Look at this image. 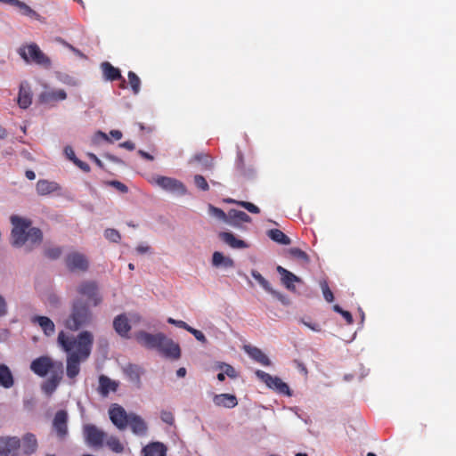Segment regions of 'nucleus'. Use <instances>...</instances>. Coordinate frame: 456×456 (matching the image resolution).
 I'll use <instances>...</instances> for the list:
<instances>
[{
	"label": "nucleus",
	"instance_id": "nucleus-1",
	"mask_svg": "<svg viewBox=\"0 0 456 456\" xmlns=\"http://www.w3.org/2000/svg\"><path fill=\"white\" fill-rule=\"evenodd\" d=\"M59 346L68 353L66 373L68 378H76L80 371V362L86 361L91 354L94 345V336L88 330H83L78 335L69 337L64 331L58 334Z\"/></svg>",
	"mask_w": 456,
	"mask_h": 456
},
{
	"label": "nucleus",
	"instance_id": "nucleus-2",
	"mask_svg": "<svg viewBox=\"0 0 456 456\" xmlns=\"http://www.w3.org/2000/svg\"><path fill=\"white\" fill-rule=\"evenodd\" d=\"M91 304L81 297L74 298L70 303V310L64 321L66 329L77 331L91 325L94 322V313Z\"/></svg>",
	"mask_w": 456,
	"mask_h": 456
},
{
	"label": "nucleus",
	"instance_id": "nucleus-3",
	"mask_svg": "<svg viewBox=\"0 0 456 456\" xmlns=\"http://www.w3.org/2000/svg\"><path fill=\"white\" fill-rule=\"evenodd\" d=\"M18 53L26 62H34L45 68L51 67V60L46 56L36 43L22 45L18 49Z\"/></svg>",
	"mask_w": 456,
	"mask_h": 456
},
{
	"label": "nucleus",
	"instance_id": "nucleus-4",
	"mask_svg": "<svg viewBox=\"0 0 456 456\" xmlns=\"http://www.w3.org/2000/svg\"><path fill=\"white\" fill-rule=\"evenodd\" d=\"M11 223L13 225L11 233L12 244L20 248L27 241V232L31 225V221L18 216H12Z\"/></svg>",
	"mask_w": 456,
	"mask_h": 456
},
{
	"label": "nucleus",
	"instance_id": "nucleus-5",
	"mask_svg": "<svg viewBox=\"0 0 456 456\" xmlns=\"http://www.w3.org/2000/svg\"><path fill=\"white\" fill-rule=\"evenodd\" d=\"M256 376L269 388L273 389L278 394L288 396L291 395L289 385L283 382L279 377L272 376L271 374L261 370H257L256 371Z\"/></svg>",
	"mask_w": 456,
	"mask_h": 456
},
{
	"label": "nucleus",
	"instance_id": "nucleus-6",
	"mask_svg": "<svg viewBox=\"0 0 456 456\" xmlns=\"http://www.w3.org/2000/svg\"><path fill=\"white\" fill-rule=\"evenodd\" d=\"M77 292L83 297H86L87 300L92 306H98L102 302V297L99 292L98 285L93 281H85L81 282L77 288Z\"/></svg>",
	"mask_w": 456,
	"mask_h": 456
},
{
	"label": "nucleus",
	"instance_id": "nucleus-7",
	"mask_svg": "<svg viewBox=\"0 0 456 456\" xmlns=\"http://www.w3.org/2000/svg\"><path fill=\"white\" fill-rule=\"evenodd\" d=\"M155 350L162 356L171 360H178L181 357L180 346L173 339L167 337L164 333L162 334Z\"/></svg>",
	"mask_w": 456,
	"mask_h": 456
},
{
	"label": "nucleus",
	"instance_id": "nucleus-8",
	"mask_svg": "<svg viewBox=\"0 0 456 456\" xmlns=\"http://www.w3.org/2000/svg\"><path fill=\"white\" fill-rule=\"evenodd\" d=\"M83 436L86 443L89 446L95 448L102 447L107 437L106 433L94 424L83 426Z\"/></svg>",
	"mask_w": 456,
	"mask_h": 456
},
{
	"label": "nucleus",
	"instance_id": "nucleus-9",
	"mask_svg": "<svg viewBox=\"0 0 456 456\" xmlns=\"http://www.w3.org/2000/svg\"><path fill=\"white\" fill-rule=\"evenodd\" d=\"M58 362H54L51 357L43 355L36 358L30 363V370L39 377H45L49 371L57 370Z\"/></svg>",
	"mask_w": 456,
	"mask_h": 456
},
{
	"label": "nucleus",
	"instance_id": "nucleus-10",
	"mask_svg": "<svg viewBox=\"0 0 456 456\" xmlns=\"http://www.w3.org/2000/svg\"><path fill=\"white\" fill-rule=\"evenodd\" d=\"M109 416L118 430L122 431L127 428L130 413H127L122 406L117 403L112 404L109 409Z\"/></svg>",
	"mask_w": 456,
	"mask_h": 456
},
{
	"label": "nucleus",
	"instance_id": "nucleus-11",
	"mask_svg": "<svg viewBox=\"0 0 456 456\" xmlns=\"http://www.w3.org/2000/svg\"><path fill=\"white\" fill-rule=\"evenodd\" d=\"M155 183L158 186L165 191L184 195L187 191L184 184L177 179L159 175L155 178Z\"/></svg>",
	"mask_w": 456,
	"mask_h": 456
},
{
	"label": "nucleus",
	"instance_id": "nucleus-12",
	"mask_svg": "<svg viewBox=\"0 0 456 456\" xmlns=\"http://www.w3.org/2000/svg\"><path fill=\"white\" fill-rule=\"evenodd\" d=\"M67 268L71 271L85 272L88 269V261L86 257L78 252L69 253L65 257Z\"/></svg>",
	"mask_w": 456,
	"mask_h": 456
},
{
	"label": "nucleus",
	"instance_id": "nucleus-13",
	"mask_svg": "<svg viewBox=\"0 0 456 456\" xmlns=\"http://www.w3.org/2000/svg\"><path fill=\"white\" fill-rule=\"evenodd\" d=\"M53 428L58 438L63 440L68 436V412L65 410L58 411L53 419Z\"/></svg>",
	"mask_w": 456,
	"mask_h": 456
},
{
	"label": "nucleus",
	"instance_id": "nucleus-14",
	"mask_svg": "<svg viewBox=\"0 0 456 456\" xmlns=\"http://www.w3.org/2000/svg\"><path fill=\"white\" fill-rule=\"evenodd\" d=\"M20 447L18 437H0V456H18Z\"/></svg>",
	"mask_w": 456,
	"mask_h": 456
},
{
	"label": "nucleus",
	"instance_id": "nucleus-15",
	"mask_svg": "<svg viewBox=\"0 0 456 456\" xmlns=\"http://www.w3.org/2000/svg\"><path fill=\"white\" fill-rule=\"evenodd\" d=\"M252 277L260 284V286L268 293L273 295L275 298L281 301L283 305H287L289 303L288 297L282 293L274 290L269 281L256 270L251 271Z\"/></svg>",
	"mask_w": 456,
	"mask_h": 456
},
{
	"label": "nucleus",
	"instance_id": "nucleus-16",
	"mask_svg": "<svg viewBox=\"0 0 456 456\" xmlns=\"http://www.w3.org/2000/svg\"><path fill=\"white\" fill-rule=\"evenodd\" d=\"M63 375V365L58 362L57 370H53L51 377L42 384V390L47 394L52 395L57 388Z\"/></svg>",
	"mask_w": 456,
	"mask_h": 456
},
{
	"label": "nucleus",
	"instance_id": "nucleus-17",
	"mask_svg": "<svg viewBox=\"0 0 456 456\" xmlns=\"http://www.w3.org/2000/svg\"><path fill=\"white\" fill-rule=\"evenodd\" d=\"M162 334V332L151 334L142 330L135 334V339L143 347L150 350H155Z\"/></svg>",
	"mask_w": 456,
	"mask_h": 456
},
{
	"label": "nucleus",
	"instance_id": "nucleus-18",
	"mask_svg": "<svg viewBox=\"0 0 456 456\" xmlns=\"http://www.w3.org/2000/svg\"><path fill=\"white\" fill-rule=\"evenodd\" d=\"M251 221V217L243 211L237 209H230L228 211V219L226 224L234 228L242 229V224L250 223Z\"/></svg>",
	"mask_w": 456,
	"mask_h": 456
},
{
	"label": "nucleus",
	"instance_id": "nucleus-19",
	"mask_svg": "<svg viewBox=\"0 0 456 456\" xmlns=\"http://www.w3.org/2000/svg\"><path fill=\"white\" fill-rule=\"evenodd\" d=\"M276 270L279 273V274H281V283L285 286V288L291 292H295L296 288H295L294 283L295 282L301 283L302 282L301 278L297 277L293 273L288 271L287 269H285L284 267H282L281 265H278Z\"/></svg>",
	"mask_w": 456,
	"mask_h": 456
},
{
	"label": "nucleus",
	"instance_id": "nucleus-20",
	"mask_svg": "<svg viewBox=\"0 0 456 456\" xmlns=\"http://www.w3.org/2000/svg\"><path fill=\"white\" fill-rule=\"evenodd\" d=\"M101 69L102 70L103 77L106 80H109V81L120 80L121 81L120 86L122 88H125L126 80L121 76V72L118 68L114 67L108 61H104L101 64Z\"/></svg>",
	"mask_w": 456,
	"mask_h": 456
},
{
	"label": "nucleus",
	"instance_id": "nucleus-21",
	"mask_svg": "<svg viewBox=\"0 0 456 456\" xmlns=\"http://www.w3.org/2000/svg\"><path fill=\"white\" fill-rule=\"evenodd\" d=\"M128 426L130 427L132 432L138 436H143L147 434L148 431V426L144 419L135 414L131 412L130 413V419L128 420Z\"/></svg>",
	"mask_w": 456,
	"mask_h": 456
},
{
	"label": "nucleus",
	"instance_id": "nucleus-22",
	"mask_svg": "<svg viewBox=\"0 0 456 456\" xmlns=\"http://www.w3.org/2000/svg\"><path fill=\"white\" fill-rule=\"evenodd\" d=\"M113 328L115 331L122 338H129L131 325L126 314H121L116 316L113 320Z\"/></svg>",
	"mask_w": 456,
	"mask_h": 456
},
{
	"label": "nucleus",
	"instance_id": "nucleus-23",
	"mask_svg": "<svg viewBox=\"0 0 456 456\" xmlns=\"http://www.w3.org/2000/svg\"><path fill=\"white\" fill-rule=\"evenodd\" d=\"M236 169L245 178H252L256 175V168L253 165H247L241 151H238L236 159Z\"/></svg>",
	"mask_w": 456,
	"mask_h": 456
},
{
	"label": "nucleus",
	"instance_id": "nucleus-24",
	"mask_svg": "<svg viewBox=\"0 0 456 456\" xmlns=\"http://www.w3.org/2000/svg\"><path fill=\"white\" fill-rule=\"evenodd\" d=\"M219 239L231 247L232 248H248V245L246 241L238 239L235 237V235L232 232H221L218 234Z\"/></svg>",
	"mask_w": 456,
	"mask_h": 456
},
{
	"label": "nucleus",
	"instance_id": "nucleus-25",
	"mask_svg": "<svg viewBox=\"0 0 456 456\" xmlns=\"http://www.w3.org/2000/svg\"><path fill=\"white\" fill-rule=\"evenodd\" d=\"M32 103V94L29 85L22 82L18 94V104L21 109H27Z\"/></svg>",
	"mask_w": 456,
	"mask_h": 456
},
{
	"label": "nucleus",
	"instance_id": "nucleus-26",
	"mask_svg": "<svg viewBox=\"0 0 456 456\" xmlns=\"http://www.w3.org/2000/svg\"><path fill=\"white\" fill-rule=\"evenodd\" d=\"M31 322L38 324L44 334L47 337L52 336L55 331V325L49 317L36 315L31 318Z\"/></svg>",
	"mask_w": 456,
	"mask_h": 456
},
{
	"label": "nucleus",
	"instance_id": "nucleus-27",
	"mask_svg": "<svg viewBox=\"0 0 456 456\" xmlns=\"http://www.w3.org/2000/svg\"><path fill=\"white\" fill-rule=\"evenodd\" d=\"M143 456H166L167 446L160 442H152L142 450Z\"/></svg>",
	"mask_w": 456,
	"mask_h": 456
},
{
	"label": "nucleus",
	"instance_id": "nucleus-28",
	"mask_svg": "<svg viewBox=\"0 0 456 456\" xmlns=\"http://www.w3.org/2000/svg\"><path fill=\"white\" fill-rule=\"evenodd\" d=\"M244 350L253 360L258 363L264 366H269L271 364V361L268 356L258 347L245 346Z\"/></svg>",
	"mask_w": 456,
	"mask_h": 456
},
{
	"label": "nucleus",
	"instance_id": "nucleus-29",
	"mask_svg": "<svg viewBox=\"0 0 456 456\" xmlns=\"http://www.w3.org/2000/svg\"><path fill=\"white\" fill-rule=\"evenodd\" d=\"M213 402L216 406H222L229 409L234 408L238 404L236 396L231 394L216 395Z\"/></svg>",
	"mask_w": 456,
	"mask_h": 456
},
{
	"label": "nucleus",
	"instance_id": "nucleus-30",
	"mask_svg": "<svg viewBox=\"0 0 456 456\" xmlns=\"http://www.w3.org/2000/svg\"><path fill=\"white\" fill-rule=\"evenodd\" d=\"M22 444H20L22 452L25 455L33 454L37 449V440L36 436L31 433H27L22 437Z\"/></svg>",
	"mask_w": 456,
	"mask_h": 456
},
{
	"label": "nucleus",
	"instance_id": "nucleus-31",
	"mask_svg": "<svg viewBox=\"0 0 456 456\" xmlns=\"http://www.w3.org/2000/svg\"><path fill=\"white\" fill-rule=\"evenodd\" d=\"M118 388V384L111 380L105 375H101L99 378V393L102 396H107L110 391L115 392Z\"/></svg>",
	"mask_w": 456,
	"mask_h": 456
},
{
	"label": "nucleus",
	"instance_id": "nucleus-32",
	"mask_svg": "<svg viewBox=\"0 0 456 456\" xmlns=\"http://www.w3.org/2000/svg\"><path fill=\"white\" fill-rule=\"evenodd\" d=\"M8 4L20 9L22 15L34 20H40V15L24 2L20 0H7Z\"/></svg>",
	"mask_w": 456,
	"mask_h": 456
},
{
	"label": "nucleus",
	"instance_id": "nucleus-33",
	"mask_svg": "<svg viewBox=\"0 0 456 456\" xmlns=\"http://www.w3.org/2000/svg\"><path fill=\"white\" fill-rule=\"evenodd\" d=\"M58 184L54 182H50L45 179L38 180L36 185L37 192L39 195L45 196L58 190Z\"/></svg>",
	"mask_w": 456,
	"mask_h": 456
},
{
	"label": "nucleus",
	"instance_id": "nucleus-34",
	"mask_svg": "<svg viewBox=\"0 0 456 456\" xmlns=\"http://www.w3.org/2000/svg\"><path fill=\"white\" fill-rule=\"evenodd\" d=\"M13 384V376L9 367L5 364H0V386L4 388H10Z\"/></svg>",
	"mask_w": 456,
	"mask_h": 456
},
{
	"label": "nucleus",
	"instance_id": "nucleus-35",
	"mask_svg": "<svg viewBox=\"0 0 456 456\" xmlns=\"http://www.w3.org/2000/svg\"><path fill=\"white\" fill-rule=\"evenodd\" d=\"M67 98V94L63 89L46 92L41 95V101L44 102H53L62 101Z\"/></svg>",
	"mask_w": 456,
	"mask_h": 456
},
{
	"label": "nucleus",
	"instance_id": "nucleus-36",
	"mask_svg": "<svg viewBox=\"0 0 456 456\" xmlns=\"http://www.w3.org/2000/svg\"><path fill=\"white\" fill-rule=\"evenodd\" d=\"M212 264L214 266H224L226 268L233 267L234 261L227 256H224L223 253L216 251L212 256Z\"/></svg>",
	"mask_w": 456,
	"mask_h": 456
},
{
	"label": "nucleus",
	"instance_id": "nucleus-37",
	"mask_svg": "<svg viewBox=\"0 0 456 456\" xmlns=\"http://www.w3.org/2000/svg\"><path fill=\"white\" fill-rule=\"evenodd\" d=\"M106 446L115 453H122L125 452V445L118 437L115 436H107L105 439Z\"/></svg>",
	"mask_w": 456,
	"mask_h": 456
},
{
	"label": "nucleus",
	"instance_id": "nucleus-38",
	"mask_svg": "<svg viewBox=\"0 0 456 456\" xmlns=\"http://www.w3.org/2000/svg\"><path fill=\"white\" fill-rule=\"evenodd\" d=\"M268 236L271 240L281 245H289L291 243L290 239L279 229L269 230Z\"/></svg>",
	"mask_w": 456,
	"mask_h": 456
},
{
	"label": "nucleus",
	"instance_id": "nucleus-39",
	"mask_svg": "<svg viewBox=\"0 0 456 456\" xmlns=\"http://www.w3.org/2000/svg\"><path fill=\"white\" fill-rule=\"evenodd\" d=\"M191 163L192 162H198V163H200L201 166H202V168L205 169V170H208V169H211L213 165H212V160L209 157V155L208 154H205L203 152H200V153H197L195 154L190 160Z\"/></svg>",
	"mask_w": 456,
	"mask_h": 456
},
{
	"label": "nucleus",
	"instance_id": "nucleus-40",
	"mask_svg": "<svg viewBox=\"0 0 456 456\" xmlns=\"http://www.w3.org/2000/svg\"><path fill=\"white\" fill-rule=\"evenodd\" d=\"M43 233L39 228H28L27 232V241L32 244H39L42 241Z\"/></svg>",
	"mask_w": 456,
	"mask_h": 456
},
{
	"label": "nucleus",
	"instance_id": "nucleus-41",
	"mask_svg": "<svg viewBox=\"0 0 456 456\" xmlns=\"http://www.w3.org/2000/svg\"><path fill=\"white\" fill-rule=\"evenodd\" d=\"M125 371L132 381L140 384L141 369L137 365L129 364Z\"/></svg>",
	"mask_w": 456,
	"mask_h": 456
},
{
	"label": "nucleus",
	"instance_id": "nucleus-42",
	"mask_svg": "<svg viewBox=\"0 0 456 456\" xmlns=\"http://www.w3.org/2000/svg\"><path fill=\"white\" fill-rule=\"evenodd\" d=\"M128 82L133 93L137 94L141 89V79L134 71L128 72Z\"/></svg>",
	"mask_w": 456,
	"mask_h": 456
},
{
	"label": "nucleus",
	"instance_id": "nucleus-43",
	"mask_svg": "<svg viewBox=\"0 0 456 456\" xmlns=\"http://www.w3.org/2000/svg\"><path fill=\"white\" fill-rule=\"evenodd\" d=\"M208 214L225 224L227 223L228 219V213L226 214L223 209L216 208L211 204L208 205Z\"/></svg>",
	"mask_w": 456,
	"mask_h": 456
},
{
	"label": "nucleus",
	"instance_id": "nucleus-44",
	"mask_svg": "<svg viewBox=\"0 0 456 456\" xmlns=\"http://www.w3.org/2000/svg\"><path fill=\"white\" fill-rule=\"evenodd\" d=\"M320 286L325 300L329 303L333 302L334 295L333 292L330 290L328 282L325 280H323L320 282Z\"/></svg>",
	"mask_w": 456,
	"mask_h": 456
},
{
	"label": "nucleus",
	"instance_id": "nucleus-45",
	"mask_svg": "<svg viewBox=\"0 0 456 456\" xmlns=\"http://www.w3.org/2000/svg\"><path fill=\"white\" fill-rule=\"evenodd\" d=\"M289 252L295 258H297L305 263L309 262L308 255L298 248H289Z\"/></svg>",
	"mask_w": 456,
	"mask_h": 456
},
{
	"label": "nucleus",
	"instance_id": "nucleus-46",
	"mask_svg": "<svg viewBox=\"0 0 456 456\" xmlns=\"http://www.w3.org/2000/svg\"><path fill=\"white\" fill-rule=\"evenodd\" d=\"M104 236L111 242L118 243L121 240V235L118 231L111 228H108L104 231Z\"/></svg>",
	"mask_w": 456,
	"mask_h": 456
},
{
	"label": "nucleus",
	"instance_id": "nucleus-47",
	"mask_svg": "<svg viewBox=\"0 0 456 456\" xmlns=\"http://www.w3.org/2000/svg\"><path fill=\"white\" fill-rule=\"evenodd\" d=\"M193 180H194V183L198 189H200L203 191H208L209 186H208V183L204 176H202L201 175H194Z\"/></svg>",
	"mask_w": 456,
	"mask_h": 456
},
{
	"label": "nucleus",
	"instance_id": "nucleus-48",
	"mask_svg": "<svg viewBox=\"0 0 456 456\" xmlns=\"http://www.w3.org/2000/svg\"><path fill=\"white\" fill-rule=\"evenodd\" d=\"M237 205L247 209L248 212L252 214L260 213V208L251 202L241 200L240 202H237Z\"/></svg>",
	"mask_w": 456,
	"mask_h": 456
},
{
	"label": "nucleus",
	"instance_id": "nucleus-49",
	"mask_svg": "<svg viewBox=\"0 0 456 456\" xmlns=\"http://www.w3.org/2000/svg\"><path fill=\"white\" fill-rule=\"evenodd\" d=\"M47 303L53 308H59L61 305V297L53 293L49 294L47 297Z\"/></svg>",
	"mask_w": 456,
	"mask_h": 456
},
{
	"label": "nucleus",
	"instance_id": "nucleus-50",
	"mask_svg": "<svg viewBox=\"0 0 456 456\" xmlns=\"http://www.w3.org/2000/svg\"><path fill=\"white\" fill-rule=\"evenodd\" d=\"M62 250L60 247L47 248L45 255L51 259H57L61 256Z\"/></svg>",
	"mask_w": 456,
	"mask_h": 456
},
{
	"label": "nucleus",
	"instance_id": "nucleus-51",
	"mask_svg": "<svg viewBox=\"0 0 456 456\" xmlns=\"http://www.w3.org/2000/svg\"><path fill=\"white\" fill-rule=\"evenodd\" d=\"M188 332H190L191 334H192L195 338L202 343H206L207 342V338L205 337V335L203 334L202 331L199 330H196L191 326H188L187 330H186Z\"/></svg>",
	"mask_w": 456,
	"mask_h": 456
},
{
	"label": "nucleus",
	"instance_id": "nucleus-52",
	"mask_svg": "<svg viewBox=\"0 0 456 456\" xmlns=\"http://www.w3.org/2000/svg\"><path fill=\"white\" fill-rule=\"evenodd\" d=\"M160 418L163 422H165L168 425H173L175 422V418H174L173 413L168 411H162L161 414H160Z\"/></svg>",
	"mask_w": 456,
	"mask_h": 456
},
{
	"label": "nucleus",
	"instance_id": "nucleus-53",
	"mask_svg": "<svg viewBox=\"0 0 456 456\" xmlns=\"http://www.w3.org/2000/svg\"><path fill=\"white\" fill-rule=\"evenodd\" d=\"M109 184L122 193H126L128 191L127 186L119 181L113 180L109 182Z\"/></svg>",
	"mask_w": 456,
	"mask_h": 456
},
{
	"label": "nucleus",
	"instance_id": "nucleus-54",
	"mask_svg": "<svg viewBox=\"0 0 456 456\" xmlns=\"http://www.w3.org/2000/svg\"><path fill=\"white\" fill-rule=\"evenodd\" d=\"M167 322L170 324L175 325L178 328L183 329L185 330H187V328L189 326L185 322L180 321V320H175L171 317H169L167 319Z\"/></svg>",
	"mask_w": 456,
	"mask_h": 456
},
{
	"label": "nucleus",
	"instance_id": "nucleus-55",
	"mask_svg": "<svg viewBox=\"0 0 456 456\" xmlns=\"http://www.w3.org/2000/svg\"><path fill=\"white\" fill-rule=\"evenodd\" d=\"M64 153H65L66 157H67L69 160H71L73 163H74V161L77 159V158L76 157V154H75V152H74L73 149H72L70 146H66V147L64 148Z\"/></svg>",
	"mask_w": 456,
	"mask_h": 456
},
{
	"label": "nucleus",
	"instance_id": "nucleus-56",
	"mask_svg": "<svg viewBox=\"0 0 456 456\" xmlns=\"http://www.w3.org/2000/svg\"><path fill=\"white\" fill-rule=\"evenodd\" d=\"M74 164L76 166H77L81 170H83L84 172H89L90 171V167L87 163L77 159L75 161H74Z\"/></svg>",
	"mask_w": 456,
	"mask_h": 456
},
{
	"label": "nucleus",
	"instance_id": "nucleus-57",
	"mask_svg": "<svg viewBox=\"0 0 456 456\" xmlns=\"http://www.w3.org/2000/svg\"><path fill=\"white\" fill-rule=\"evenodd\" d=\"M224 374L232 379L237 377L235 369L229 364H225Z\"/></svg>",
	"mask_w": 456,
	"mask_h": 456
},
{
	"label": "nucleus",
	"instance_id": "nucleus-58",
	"mask_svg": "<svg viewBox=\"0 0 456 456\" xmlns=\"http://www.w3.org/2000/svg\"><path fill=\"white\" fill-rule=\"evenodd\" d=\"M88 157L100 167L103 168L104 165L102 160L94 153H88Z\"/></svg>",
	"mask_w": 456,
	"mask_h": 456
},
{
	"label": "nucleus",
	"instance_id": "nucleus-59",
	"mask_svg": "<svg viewBox=\"0 0 456 456\" xmlns=\"http://www.w3.org/2000/svg\"><path fill=\"white\" fill-rule=\"evenodd\" d=\"M340 314L345 318L347 324L353 323L354 320L350 312L344 310Z\"/></svg>",
	"mask_w": 456,
	"mask_h": 456
},
{
	"label": "nucleus",
	"instance_id": "nucleus-60",
	"mask_svg": "<svg viewBox=\"0 0 456 456\" xmlns=\"http://www.w3.org/2000/svg\"><path fill=\"white\" fill-rule=\"evenodd\" d=\"M119 146L122 147V148H125V149H126L128 151H133L135 148L134 143L133 142H131V141H126V142H121L119 144Z\"/></svg>",
	"mask_w": 456,
	"mask_h": 456
},
{
	"label": "nucleus",
	"instance_id": "nucleus-61",
	"mask_svg": "<svg viewBox=\"0 0 456 456\" xmlns=\"http://www.w3.org/2000/svg\"><path fill=\"white\" fill-rule=\"evenodd\" d=\"M6 314V303L4 298L0 296V317Z\"/></svg>",
	"mask_w": 456,
	"mask_h": 456
},
{
	"label": "nucleus",
	"instance_id": "nucleus-62",
	"mask_svg": "<svg viewBox=\"0 0 456 456\" xmlns=\"http://www.w3.org/2000/svg\"><path fill=\"white\" fill-rule=\"evenodd\" d=\"M99 138H101V139H102V140H104V141H106V142H111V141L110 140V138L108 137V135H107L105 133L102 132V131H98V132L95 134V135H94V140H95V141H96V140H98Z\"/></svg>",
	"mask_w": 456,
	"mask_h": 456
},
{
	"label": "nucleus",
	"instance_id": "nucleus-63",
	"mask_svg": "<svg viewBox=\"0 0 456 456\" xmlns=\"http://www.w3.org/2000/svg\"><path fill=\"white\" fill-rule=\"evenodd\" d=\"M304 325H305L306 327H308L309 329H311L312 330L314 331H321V328H320V325L319 324H316V323H309V322H303Z\"/></svg>",
	"mask_w": 456,
	"mask_h": 456
},
{
	"label": "nucleus",
	"instance_id": "nucleus-64",
	"mask_svg": "<svg viewBox=\"0 0 456 456\" xmlns=\"http://www.w3.org/2000/svg\"><path fill=\"white\" fill-rule=\"evenodd\" d=\"M110 134L115 139V140H120L122 138V133L119 130H111L110 132Z\"/></svg>",
	"mask_w": 456,
	"mask_h": 456
}]
</instances>
